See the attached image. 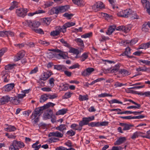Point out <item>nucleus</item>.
<instances>
[{
    "label": "nucleus",
    "mask_w": 150,
    "mask_h": 150,
    "mask_svg": "<svg viewBox=\"0 0 150 150\" xmlns=\"http://www.w3.org/2000/svg\"><path fill=\"white\" fill-rule=\"evenodd\" d=\"M24 25L28 26L29 27L31 28L32 30L33 29L38 28L40 25V23L37 21L30 20H26L23 23Z\"/></svg>",
    "instance_id": "f257e3e1"
},
{
    "label": "nucleus",
    "mask_w": 150,
    "mask_h": 150,
    "mask_svg": "<svg viewBox=\"0 0 150 150\" xmlns=\"http://www.w3.org/2000/svg\"><path fill=\"white\" fill-rule=\"evenodd\" d=\"M124 17L127 18L130 16L133 19H138L139 18V16L137 15L135 13L132 11V10L130 9L124 10Z\"/></svg>",
    "instance_id": "f03ea898"
},
{
    "label": "nucleus",
    "mask_w": 150,
    "mask_h": 150,
    "mask_svg": "<svg viewBox=\"0 0 150 150\" xmlns=\"http://www.w3.org/2000/svg\"><path fill=\"white\" fill-rule=\"evenodd\" d=\"M69 8L68 6L66 5L58 7L57 8H53L50 10V11L53 12V13L58 14L59 13H63L67 10Z\"/></svg>",
    "instance_id": "7ed1b4c3"
},
{
    "label": "nucleus",
    "mask_w": 150,
    "mask_h": 150,
    "mask_svg": "<svg viewBox=\"0 0 150 150\" xmlns=\"http://www.w3.org/2000/svg\"><path fill=\"white\" fill-rule=\"evenodd\" d=\"M28 12L27 8H20L16 9V13L18 16L24 17L26 15Z\"/></svg>",
    "instance_id": "20e7f679"
},
{
    "label": "nucleus",
    "mask_w": 150,
    "mask_h": 150,
    "mask_svg": "<svg viewBox=\"0 0 150 150\" xmlns=\"http://www.w3.org/2000/svg\"><path fill=\"white\" fill-rule=\"evenodd\" d=\"M94 119V116H92L88 117H83L82 118V120L79 122V125L82 128V126L84 125H86L89 124L88 122Z\"/></svg>",
    "instance_id": "39448f33"
},
{
    "label": "nucleus",
    "mask_w": 150,
    "mask_h": 150,
    "mask_svg": "<svg viewBox=\"0 0 150 150\" xmlns=\"http://www.w3.org/2000/svg\"><path fill=\"white\" fill-rule=\"evenodd\" d=\"M9 72L8 71H4L1 73V76L3 82L5 83L8 82L10 80Z\"/></svg>",
    "instance_id": "423d86ee"
},
{
    "label": "nucleus",
    "mask_w": 150,
    "mask_h": 150,
    "mask_svg": "<svg viewBox=\"0 0 150 150\" xmlns=\"http://www.w3.org/2000/svg\"><path fill=\"white\" fill-rule=\"evenodd\" d=\"M75 23L72 22H68L66 23L62 26H61V28L62 30V32L63 33L66 32L67 28L73 26L75 25Z\"/></svg>",
    "instance_id": "0eeeda50"
},
{
    "label": "nucleus",
    "mask_w": 150,
    "mask_h": 150,
    "mask_svg": "<svg viewBox=\"0 0 150 150\" xmlns=\"http://www.w3.org/2000/svg\"><path fill=\"white\" fill-rule=\"evenodd\" d=\"M62 30L61 26L56 27L55 30L51 32L50 35L53 36H57L59 34L60 32H62Z\"/></svg>",
    "instance_id": "6e6552de"
},
{
    "label": "nucleus",
    "mask_w": 150,
    "mask_h": 150,
    "mask_svg": "<svg viewBox=\"0 0 150 150\" xmlns=\"http://www.w3.org/2000/svg\"><path fill=\"white\" fill-rule=\"evenodd\" d=\"M25 55V52L24 51H21L19 52L14 57V60L18 61L22 58Z\"/></svg>",
    "instance_id": "1a4fd4ad"
},
{
    "label": "nucleus",
    "mask_w": 150,
    "mask_h": 150,
    "mask_svg": "<svg viewBox=\"0 0 150 150\" xmlns=\"http://www.w3.org/2000/svg\"><path fill=\"white\" fill-rule=\"evenodd\" d=\"M52 75V73L50 71H47L43 72L41 75L40 78L41 80L45 81L47 80Z\"/></svg>",
    "instance_id": "9d476101"
},
{
    "label": "nucleus",
    "mask_w": 150,
    "mask_h": 150,
    "mask_svg": "<svg viewBox=\"0 0 150 150\" xmlns=\"http://www.w3.org/2000/svg\"><path fill=\"white\" fill-rule=\"evenodd\" d=\"M10 98L7 96H3L0 98V105L6 103L10 101Z\"/></svg>",
    "instance_id": "9b49d317"
},
{
    "label": "nucleus",
    "mask_w": 150,
    "mask_h": 150,
    "mask_svg": "<svg viewBox=\"0 0 150 150\" xmlns=\"http://www.w3.org/2000/svg\"><path fill=\"white\" fill-rule=\"evenodd\" d=\"M119 125L123 127V130L124 131L129 130L130 129L131 127L134 126V125H132L122 123H120Z\"/></svg>",
    "instance_id": "f8f14e48"
},
{
    "label": "nucleus",
    "mask_w": 150,
    "mask_h": 150,
    "mask_svg": "<svg viewBox=\"0 0 150 150\" xmlns=\"http://www.w3.org/2000/svg\"><path fill=\"white\" fill-rule=\"evenodd\" d=\"M14 86L13 83L8 84L4 86L3 88L5 91L8 92L13 89Z\"/></svg>",
    "instance_id": "ddd939ff"
},
{
    "label": "nucleus",
    "mask_w": 150,
    "mask_h": 150,
    "mask_svg": "<svg viewBox=\"0 0 150 150\" xmlns=\"http://www.w3.org/2000/svg\"><path fill=\"white\" fill-rule=\"evenodd\" d=\"M14 145L16 146V147L20 148L23 147L25 146L24 143L21 141H18L16 140H14L12 142Z\"/></svg>",
    "instance_id": "4468645a"
},
{
    "label": "nucleus",
    "mask_w": 150,
    "mask_h": 150,
    "mask_svg": "<svg viewBox=\"0 0 150 150\" xmlns=\"http://www.w3.org/2000/svg\"><path fill=\"white\" fill-rule=\"evenodd\" d=\"M104 6V5L102 2H98L92 6V8L96 11V9H95L96 8L100 9L103 8Z\"/></svg>",
    "instance_id": "2eb2a0df"
},
{
    "label": "nucleus",
    "mask_w": 150,
    "mask_h": 150,
    "mask_svg": "<svg viewBox=\"0 0 150 150\" xmlns=\"http://www.w3.org/2000/svg\"><path fill=\"white\" fill-rule=\"evenodd\" d=\"M137 42L136 40L133 39L130 42L128 40H123L121 41V43L123 45L125 46H126V45L129 43L130 45H133L136 43Z\"/></svg>",
    "instance_id": "dca6fc26"
},
{
    "label": "nucleus",
    "mask_w": 150,
    "mask_h": 150,
    "mask_svg": "<svg viewBox=\"0 0 150 150\" xmlns=\"http://www.w3.org/2000/svg\"><path fill=\"white\" fill-rule=\"evenodd\" d=\"M125 137H120L114 143L115 145H119L124 143L126 141Z\"/></svg>",
    "instance_id": "f3484780"
},
{
    "label": "nucleus",
    "mask_w": 150,
    "mask_h": 150,
    "mask_svg": "<svg viewBox=\"0 0 150 150\" xmlns=\"http://www.w3.org/2000/svg\"><path fill=\"white\" fill-rule=\"evenodd\" d=\"M49 135L51 136L55 137H58L61 138L63 137V134L58 131H57L56 132H53L50 133Z\"/></svg>",
    "instance_id": "a211bd4d"
},
{
    "label": "nucleus",
    "mask_w": 150,
    "mask_h": 150,
    "mask_svg": "<svg viewBox=\"0 0 150 150\" xmlns=\"http://www.w3.org/2000/svg\"><path fill=\"white\" fill-rule=\"evenodd\" d=\"M73 2L79 6H83L85 4L84 2L82 0H72Z\"/></svg>",
    "instance_id": "6ab92c4d"
},
{
    "label": "nucleus",
    "mask_w": 150,
    "mask_h": 150,
    "mask_svg": "<svg viewBox=\"0 0 150 150\" xmlns=\"http://www.w3.org/2000/svg\"><path fill=\"white\" fill-rule=\"evenodd\" d=\"M39 116L38 114L33 111L32 114L31 118L32 120H34V121L35 123L39 121V118L38 117V115Z\"/></svg>",
    "instance_id": "aec40b11"
},
{
    "label": "nucleus",
    "mask_w": 150,
    "mask_h": 150,
    "mask_svg": "<svg viewBox=\"0 0 150 150\" xmlns=\"http://www.w3.org/2000/svg\"><path fill=\"white\" fill-rule=\"evenodd\" d=\"M78 44V45L82 47H84V44L83 40L81 38H76L74 40Z\"/></svg>",
    "instance_id": "412c9836"
},
{
    "label": "nucleus",
    "mask_w": 150,
    "mask_h": 150,
    "mask_svg": "<svg viewBox=\"0 0 150 150\" xmlns=\"http://www.w3.org/2000/svg\"><path fill=\"white\" fill-rule=\"evenodd\" d=\"M70 127L73 129L79 131H81L82 129V128L79 125H79H78L74 123L72 124L71 125Z\"/></svg>",
    "instance_id": "4be33fe9"
},
{
    "label": "nucleus",
    "mask_w": 150,
    "mask_h": 150,
    "mask_svg": "<svg viewBox=\"0 0 150 150\" xmlns=\"http://www.w3.org/2000/svg\"><path fill=\"white\" fill-rule=\"evenodd\" d=\"M119 73L122 75L123 76H126L129 75L130 72L128 71L125 69H121L120 70Z\"/></svg>",
    "instance_id": "5701e85b"
},
{
    "label": "nucleus",
    "mask_w": 150,
    "mask_h": 150,
    "mask_svg": "<svg viewBox=\"0 0 150 150\" xmlns=\"http://www.w3.org/2000/svg\"><path fill=\"white\" fill-rule=\"evenodd\" d=\"M57 130L60 131L63 133L64 131L67 129L66 125L64 124H61L56 128Z\"/></svg>",
    "instance_id": "b1692460"
},
{
    "label": "nucleus",
    "mask_w": 150,
    "mask_h": 150,
    "mask_svg": "<svg viewBox=\"0 0 150 150\" xmlns=\"http://www.w3.org/2000/svg\"><path fill=\"white\" fill-rule=\"evenodd\" d=\"M11 101L13 104L17 105L20 103L21 101L17 96H14L12 98Z\"/></svg>",
    "instance_id": "393cba45"
},
{
    "label": "nucleus",
    "mask_w": 150,
    "mask_h": 150,
    "mask_svg": "<svg viewBox=\"0 0 150 150\" xmlns=\"http://www.w3.org/2000/svg\"><path fill=\"white\" fill-rule=\"evenodd\" d=\"M116 26L115 25L110 26L108 28V30L106 33L108 35H110L112 34L113 32L116 29Z\"/></svg>",
    "instance_id": "a878e982"
},
{
    "label": "nucleus",
    "mask_w": 150,
    "mask_h": 150,
    "mask_svg": "<svg viewBox=\"0 0 150 150\" xmlns=\"http://www.w3.org/2000/svg\"><path fill=\"white\" fill-rule=\"evenodd\" d=\"M150 46V42L144 44H142L139 45L138 49H145L148 48Z\"/></svg>",
    "instance_id": "bb28decb"
},
{
    "label": "nucleus",
    "mask_w": 150,
    "mask_h": 150,
    "mask_svg": "<svg viewBox=\"0 0 150 150\" xmlns=\"http://www.w3.org/2000/svg\"><path fill=\"white\" fill-rule=\"evenodd\" d=\"M8 127L5 129V130L7 132H13L15 131L16 130V128L13 126L11 125H8Z\"/></svg>",
    "instance_id": "cd10ccee"
},
{
    "label": "nucleus",
    "mask_w": 150,
    "mask_h": 150,
    "mask_svg": "<svg viewBox=\"0 0 150 150\" xmlns=\"http://www.w3.org/2000/svg\"><path fill=\"white\" fill-rule=\"evenodd\" d=\"M18 6V2L14 1L11 3V6L9 8V9L11 10L15 8H17Z\"/></svg>",
    "instance_id": "c85d7f7f"
},
{
    "label": "nucleus",
    "mask_w": 150,
    "mask_h": 150,
    "mask_svg": "<svg viewBox=\"0 0 150 150\" xmlns=\"http://www.w3.org/2000/svg\"><path fill=\"white\" fill-rule=\"evenodd\" d=\"M67 111V109L64 108L61 110H60L57 111L56 113V115H63L65 114Z\"/></svg>",
    "instance_id": "c756f323"
},
{
    "label": "nucleus",
    "mask_w": 150,
    "mask_h": 150,
    "mask_svg": "<svg viewBox=\"0 0 150 150\" xmlns=\"http://www.w3.org/2000/svg\"><path fill=\"white\" fill-rule=\"evenodd\" d=\"M48 99L47 94H45L42 95L40 99V102L43 103Z\"/></svg>",
    "instance_id": "7c9ffc66"
},
{
    "label": "nucleus",
    "mask_w": 150,
    "mask_h": 150,
    "mask_svg": "<svg viewBox=\"0 0 150 150\" xmlns=\"http://www.w3.org/2000/svg\"><path fill=\"white\" fill-rule=\"evenodd\" d=\"M38 141H37L35 143L33 144L32 145L33 148L35 149L34 150H38L41 147V145H38L39 144Z\"/></svg>",
    "instance_id": "2f4dec72"
},
{
    "label": "nucleus",
    "mask_w": 150,
    "mask_h": 150,
    "mask_svg": "<svg viewBox=\"0 0 150 150\" xmlns=\"http://www.w3.org/2000/svg\"><path fill=\"white\" fill-rule=\"evenodd\" d=\"M54 68L55 69L59 71H64L66 69V67L64 66L60 65H55Z\"/></svg>",
    "instance_id": "473e14b6"
},
{
    "label": "nucleus",
    "mask_w": 150,
    "mask_h": 150,
    "mask_svg": "<svg viewBox=\"0 0 150 150\" xmlns=\"http://www.w3.org/2000/svg\"><path fill=\"white\" fill-rule=\"evenodd\" d=\"M44 12L42 10H39L36 11L35 12L33 13H30L28 14V16H32L36 14H38L40 13H42Z\"/></svg>",
    "instance_id": "72a5a7b5"
},
{
    "label": "nucleus",
    "mask_w": 150,
    "mask_h": 150,
    "mask_svg": "<svg viewBox=\"0 0 150 150\" xmlns=\"http://www.w3.org/2000/svg\"><path fill=\"white\" fill-rule=\"evenodd\" d=\"M44 107L42 106L38 108L35 109L34 111L35 112L37 113L39 115L40 113H41L42 112L43 110H44Z\"/></svg>",
    "instance_id": "f704fd0d"
},
{
    "label": "nucleus",
    "mask_w": 150,
    "mask_h": 150,
    "mask_svg": "<svg viewBox=\"0 0 150 150\" xmlns=\"http://www.w3.org/2000/svg\"><path fill=\"white\" fill-rule=\"evenodd\" d=\"M58 56L60 57L59 59H66L67 57V54L65 52H61L58 54Z\"/></svg>",
    "instance_id": "c9c22d12"
},
{
    "label": "nucleus",
    "mask_w": 150,
    "mask_h": 150,
    "mask_svg": "<svg viewBox=\"0 0 150 150\" xmlns=\"http://www.w3.org/2000/svg\"><path fill=\"white\" fill-rule=\"evenodd\" d=\"M136 70L137 71L139 72L140 71H147L149 70V69L145 67L144 66L142 67H139L137 68L136 69Z\"/></svg>",
    "instance_id": "e433bc0d"
},
{
    "label": "nucleus",
    "mask_w": 150,
    "mask_h": 150,
    "mask_svg": "<svg viewBox=\"0 0 150 150\" xmlns=\"http://www.w3.org/2000/svg\"><path fill=\"white\" fill-rule=\"evenodd\" d=\"M70 48L69 50V52L70 53H72L74 54L78 55L79 53V51L78 50L74 48L70 47Z\"/></svg>",
    "instance_id": "4c0bfd02"
},
{
    "label": "nucleus",
    "mask_w": 150,
    "mask_h": 150,
    "mask_svg": "<svg viewBox=\"0 0 150 150\" xmlns=\"http://www.w3.org/2000/svg\"><path fill=\"white\" fill-rule=\"evenodd\" d=\"M79 100L81 101L88 100V96H82L80 95L79 97Z\"/></svg>",
    "instance_id": "58836bf2"
},
{
    "label": "nucleus",
    "mask_w": 150,
    "mask_h": 150,
    "mask_svg": "<svg viewBox=\"0 0 150 150\" xmlns=\"http://www.w3.org/2000/svg\"><path fill=\"white\" fill-rule=\"evenodd\" d=\"M59 40L64 46L68 48L70 47V45L67 43V42L65 41L63 39H61Z\"/></svg>",
    "instance_id": "ea45409f"
},
{
    "label": "nucleus",
    "mask_w": 150,
    "mask_h": 150,
    "mask_svg": "<svg viewBox=\"0 0 150 150\" xmlns=\"http://www.w3.org/2000/svg\"><path fill=\"white\" fill-rule=\"evenodd\" d=\"M50 19L49 18H45L43 19V23L44 24L49 25L50 22Z\"/></svg>",
    "instance_id": "a19ab883"
},
{
    "label": "nucleus",
    "mask_w": 150,
    "mask_h": 150,
    "mask_svg": "<svg viewBox=\"0 0 150 150\" xmlns=\"http://www.w3.org/2000/svg\"><path fill=\"white\" fill-rule=\"evenodd\" d=\"M88 57V55L87 53H83L81 57L80 60L81 62L84 61Z\"/></svg>",
    "instance_id": "79ce46f5"
},
{
    "label": "nucleus",
    "mask_w": 150,
    "mask_h": 150,
    "mask_svg": "<svg viewBox=\"0 0 150 150\" xmlns=\"http://www.w3.org/2000/svg\"><path fill=\"white\" fill-rule=\"evenodd\" d=\"M131 49L129 47H127L126 48L125 51L124 52L125 55H127L128 57L131 58L132 57L128 55L130 54Z\"/></svg>",
    "instance_id": "37998d69"
},
{
    "label": "nucleus",
    "mask_w": 150,
    "mask_h": 150,
    "mask_svg": "<svg viewBox=\"0 0 150 150\" xmlns=\"http://www.w3.org/2000/svg\"><path fill=\"white\" fill-rule=\"evenodd\" d=\"M9 150H19L18 148L16 147V146L14 145L12 142L9 147Z\"/></svg>",
    "instance_id": "c03bdc74"
},
{
    "label": "nucleus",
    "mask_w": 150,
    "mask_h": 150,
    "mask_svg": "<svg viewBox=\"0 0 150 150\" xmlns=\"http://www.w3.org/2000/svg\"><path fill=\"white\" fill-rule=\"evenodd\" d=\"M51 117V115L48 113H45L43 115V117L45 120L50 119Z\"/></svg>",
    "instance_id": "a18cd8bd"
},
{
    "label": "nucleus",
    "mask_w": 150,
    "mask_h": 150,
    "mask_svg": "<svg viewBox=\"0 0 150 150\" xmlns=\"http://www.w3.org/2000/svg\"><path fill=\"white\" fill-rule=\"evenodd\" d=\"M35 32L37 33H39L40 34H44V32L43 30L40 28H36L33 29V30Z\"/></svg>",
    "instance_id": "49530a36"
},
{
    "label": "nucleus",
    "mask_w": 150,
    "mask_h": 150,
    "mask_svg": "<svg viewBox=\"0 0 150 150\" xmlns=\"http://www.w3.org/2000/svg\"><path fill=\"white\" fill-rule=\"evenodd\" d=\"M148 22L147 23H145L142 25V30L143 31L146 32L148 31V28L146 27L147 25H148Z\"/></svg>",
    "instance_id": "de8ad7c7"
},
{
    "label": "nucleus",
    "mask_w": 150,
    "mask_h": 150,
    "mask_svg": "<svg viewBox=\"0 0 150 150\" xmlns=\"http://www.w3.org/2000/svg\"><path fill=\"white\" fill-rule=\"evenodd\" d=\"M98 96L99 98H102L107 96L112 97V95L107 93H104L98 95Z\"/></svg>",
    "instance_id": "09e8293b"
},
{
    "label": "nucleus",
    "mask_w": 150,
    "mask_h": 150,
    "mask_svg": "<svg viewBox=\"0 0 150 150\" xmlns=\"http://www.w3.org/2000/svg\"><path fill=\"white\" fill-rule=\"evenodd\" d=\"M108 102L110 104H112L113 103H118L120 104H122V102L120 101L117 100L116 99H114L111 100L109 101Z\"/></svg>",
    "instance_id": "8fccbe9b"
},
{
    "label": "nucleus",
    "mask_w": 150,
    "mask_h": 150,
    "mask_svg": "<svg viewBox=\"0 0 150 150\" xmlns=\"http://www.w3.org/2000/svg\"><path fill=\"white\" fill-rule=\"evenodd\" d=\"M92 33L91 32H90L81 35V37L82 38H86L91 36L92 35Z\"/></svg>",
    "instance_id": "3c124183"
},
{
    "label": "nucleus",
    "mask_w": 150,
    "mask_h": 150,
    "mask_svg": "<svg viewBox=\"0 0 150 150\" xmlns=\"http://www.w3.org/2000/svg\"><path fill=\"white\" fill-rule=\"evenodd\" d=\"M55 105V104L51 102H49L47 103L46 105L44 106V109H45L47 108L50 107H53Z\"/></svg>",
    "instance_id": "603ef678"
},
{
    "label": "nucleus",
    "mask_w": 150,
    "mask_h": 150,
    "mask_svg": "<svg viewBox=\"0 0 150 150\" xmlns=\"http://www.w3.org/2000/svg\"><path fill=\"white\" fill-rule=\"evenodd\" d=\"M109 2L111 4H112V7L113 9H115V8H118V7L117 6H115L114 5V2L115 0H108Z\"/></svg>",
    "instance_id": "864d4df0"
},
{
    "label": "nucleus",
    "mask_w": 150,
    "mask_h": 150,
    "mask_svg": "<svg viewBox=\"0 0 150 150\" xmlns=\"http://www.w3.org/2000/svg\"><path fill=\"white\" fill-rule=\"evenodd\" d=\"M103 79H104L102 78H98L96 80L93 81L90 84V85H92L95 84V83L99 81H100Z\"/></svg>",
    "instance_id": "5fc2aeb1"
},
{
    "label": "nucleus",
    "mask_w": 150,
    "mask_h": 150,
    "mask_svg": "<svg viewBox=\"0 0 150 150\" xmlns=\"http://www.w3.org/2000/svg\"><path fill=\"white\" fill-rule=\"evenodd\" d=\"M141 137L143 138L150 139V129L146 132L145 135L142 136Z\"/></svg>",
    "instance_id": "6e6d98bb"
},
{
    "label": "nucleus",
    "mask_w": 150,
    "mask_h": 150,
    "mask_svg": "<svg viewBox=\"0 0 150 150\" xmlns=\"http://www.w3.org/2000/svg\"><path fill=\"white\" fill-rule=\"evenodd\" d=\"M75 132L72 129H71L67 132V134L71 136H72L75 135Z\"/></svg>",
    "instance_id": "4d7b16f0"
},
{
    "label": "nucleus",
    "mask_w": 150,
    "mask_h": 150,
    "mask_svg": "<svg viewBox=\"0 0 150 150\" xmlns=\"http://www.w3.org/2000/svg\"><path fill=\"white\" fill-rule=\"evenodd\" d=\"M58 140V139L54 137H52L49 139V142L50 143L56 142Z\"/></svg>",
    "instance_id": "13d9d810"
},
{
    "label": "nucleus",
    "mask_w": 150,
    "mask_h": 150,
    "mask_svg": "<svg viewBox=\"0 0 150 150\" xmlns=\"http://www.w3.org/2000/svg\"><path fill=\"white\" fill-rule=\"evenodd\" d=\"M47 96L48 99H53L56 98L57 97V95L56 94H54L52 95H51L47 94Z\"/></svg>",
    "instance_id": "bf43d9fd"
},
{
    "label": "nucleus",
    "mask_w": 150,
    "mask_h": 150,
    "mask_svg": "<svg viewBox=\"0 0 150 150\" xmlns=\"http://www.w3.org/2000/svg\"><path fill=\"white\" fill-rule=\"evenodd\" d=\"M6 36L7 37L11 36L12 37L14 35V33L13 32L11 31H6Z\"/></svg>",
    "instance_id": "052dcab7"
},
{
    "label": "nucleus",
    "mask_w": 150,
    "mask_h": 150,
    "mask_svg": "<svg viewBox=\"0 0 150 150\" xmlns=\"http://www.w3.org/2000/svg\"><path fill=\"white\" fill-rule=\"evenodd\" d=\"M136 106H131L127 107L128 109H130L132 108H137L139 109L141 107L140 105H136Z\"/></svg>",
    "instance_id": "680f3d73"
},
{
    "label": "nucleus",
    "mask_w": 150,
    "mask_h": 150,
    "mask_svg": "<svg viewBox=\"0 0 150 150\" xmlns=\"http://www.w3.org/2000/svg\"><path fill=\"white\" fill-rule=\"evenodd\" d=\"M13 65L10 64H8L7 65L5 66V68L6 70L5 71H8L10 69H12L13 68Z\"/></svg>",
    "instance_id": "e2e57ef3"
},
{
    "label": "nucleus",
    "mask_w": 150,
    "mask_h": 150,
    "mask_svg": "<svg viewBox=\"0 0 150 150\" xmlns=\"http://www.w3.org/2000/svg\"><path fill=\"white\" fill-rule=\"evenodd\" d=\"M79 67H80V65L78 63H76L75 64L73 65L72 66L70 67H69V69H75L76 68H79Z\"/></svg>",
    "instance_id": "0e129e2a"
},
{
    "label": "nucleus",
    "mask_w": 150,
    "mask_h": 150,
    "mask_svg": "<svg viewBox=\"0 0 150 150\" xmlns=\"http://www.w3.org/2000/svg\"><path fill=\"white\" fill-rule=\"evenodd\" d=\"M87 73L88 75H90L94 71V69L93 68L89 67L86 69Z\"/></svg>",
    "instance_id": "69168bd1"
},
{
    "label": "nucleus",
    "mask_w": 150,
    "mask_h": 150,
    "mask_svg": "<svg viewBox=\"0 0 150 150\" xmlns=\"http://www.w3.org/2000/svg\"><path fill=\"white\" fill-rule=\"evenodd\" d=\"M124 10H120V11H118V13H117V15L118 16L120 17H124Z\"/></svg>",
    "instance_id": "338daca9"
},
{
    "label": "nucleus",
    "mask_w": 150,
    "mask_h": 150,
    "mask_svg": "<svg viewBox=\"0 0 150 150\" xmlns=\"http://www.w3.org/2000/svg\"><path fill=\"white\" fill-rule=\"evenodd\" d=\"M73 16V14H69L68 13H65L63 15V16L69 19H70Z\"/></svg>",
    "instance_id": "774afa93"
}]
</instances>
